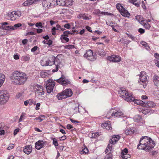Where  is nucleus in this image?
Wrapping results in <instances>:
<instances>
[{"label": "nucleus", "instance_id": "obj_1", "mask_svg": "<svg viewBox=\"0 0 159 159\" xmlns=\"http://www.w3.org/2000/svg\"><path fill=\"white\" fill-rule=\"evenodd\" d=\"M27 78V76L24 73L15 71L11 75V80L12 83L15 85H22L25 84Z\"/></svg>", "mask_w": 159, "mask_h": 159}, {"label": "nucleus", "instance_id": "obj_2", "mask_svg": "<svg viewBox=\"0 0 159 159\" xmlns=\"http://www.w3.org/2000/svg\"><path fill=\"white\" fill-rule=\"evenodd\" d=\"M155 146L154 142L149 137L145 136L142 137L140 140L137 148L146 151H149Z\"/></svg>", "mask_w": 159, "mask_h": 159}, {"label": "nucleus", "instance_id": "obj_3", "mask_svg": "<svg viewBox=\"0 0 159 159\" xmlns=\"http://www.w3.org/2000/svg\"><path fill=\"white\" fill-rule=\"evenodd\" d=\"M139 79L138 80L139 84L143 86V88H145L147 86L148 82V76L146 73L144 71H142L139 75Z\"/></svg>", "mask_w": 159, "mask_h": 159}, {"label": "nucleus", "instance_id": "obj_4", "mask_svg": "<svg viewBox=\"0 0 159 159\" xmlns=\"http://www.w3.org/2000/svg\"><path fill=\"white\" fill-rule=\"evenodd\" d=\"M48 66H51L54 64L56 66V70H53L52 71L55 72L57 71L58 68L60 67L61 63L60 60L57 58H56L52 56L48 59Z\"/></svg>", "mask_w": 159, "mask_h": 159}, {"label": "nucleus", "instance_id": "obj_5", "mask_svg": "<svg viewBox=\"0 0 159 159\" xmlns=\"http://www.w3.org/2000/svg\"><path fill=\"white\" fill-rule=\"evenodd\" d=\"M111 116H110V112L107 113L106 117L107 119H109L113 116L115 117H119L123 115V113L119 110H116L114 109H112L110 111Z\"/></svg>", "mask_w": 159, "mask_h": 159}, {"label": "nucleus", "instance_id": "obj_6", "mask_svg": "<svg viewBox=\"0 0 159 159\" xmlns=\"http://www.w3.org/2000/svg\"><path fill=\"white\" fill-rule=\"evenodd\" d=\"M84 57L90 61H94L97 58L95 54H93V51L91 50H88L84 55Z\"/></svg>", "mask_w": 159, "mask_h": 159}, {"label": "nucleus", "instance_id": "obj_7", "mask_svg": "<svg viewBox=\"0 0 159 159\" xmlns=\"http://www.w3.org/2000/svg\"><path fill=\"white\" fill-rule=\"evenodd\" d=\"M21 12L19 11H14L9 12L8 14V16L11 20H15L19 18L21 15Z\"/></svg>", "mask_w": 159, "mask_h": 159}, {"label": "nucleus", "instance_id": "obj_8", "mask_svg": "<svg viewBox=\"0 0 159 159\" xmlns=\"http://www.w3.org/2000/svg\"><path fill=\"white\" fill-rule=\"evenodd\" d=\"M46 88L47 93H50L53 91L54 87L55 85V82L52 80L49 79L48 80Z\"/></svg>", "mask_w": 159, "mask_h": 159}, {"label": "nucleus", "instance_id": "obj_9", "mask_svg": "<svg viewBox=\"0 0 159 159\" xmlns=\"http://www.w3.org/2000/svg\"><path fill=\"white\" fill-rule=\"evenodd\" d=\"M34 89L39 95H43L44 94L43 91V88L42 86L37 84H34L33 85Z\"/></svg>", "mask_w": 159, "mask_h": 159}, {"label": "nucleus", "instance_id": "obj_10", "mask_svg": "<svg viewBox=\"0 0 159 159\" xmlns=\"http://www.w3.org/2000/svg\"><path fill=\"white\" fill-rule=\"evenodd\" d=\"M107 59L110 62H118L120 61V57L116 55H112L107 57Z\"/></svg>", "mask_w": 159, "mask_h": 159}, {"label": "nucleus", "instance_id": "obj_11", "mask_svg": "<svg viewBox=\"0 0 159 159\" xmlns=\"http://www.w3.org/2000/svg\"><path fill=\"white\" fill-rule=\"evenodd\" d=\"M0 97L4 103L8 101L9 98V94L7 92L1 93H0Z\"/></svg>", "mask_w": 159, "mask_h": 159}, {"label": "nucleus", "instance_id": "obj_12", "mask_svg": "<svg viewBox=\"0 0 159 159\" xmlns=\"http://www.w3.org/2000/svg\"><path fill=\"white\" fill-rule=\"evenodd\" d=\"M58 82L64 85H66L70 84V82L64 77H61L57 80Z\"/></svg>", "mask_w": 159, "mask_h": 159}, {"label": "nucleus", "instance_id": "obj_13", "mask_svg": "<svg viewBox=\"0 0 159 159\" xmlns=\"http://www.w3.org/2000/svg\"><path fill=\"white\" fill-rule=\"evenodd\" d=\"M123 96L125 97L122 98L127 102H132L134 100V98L132 95L131 94L129 93L127 91V93H125Z\"/></svg>", "mask_w": 159, "mask_h": 159}, {"label": "nucleus", "instance_id": "obj_14", "mask_svg": "<svg viewBox=\"0 0 159 159\" xmlns=\"http://www.w3.org/2000/svg\"><path fill=\"white\" fill-rule=\"evenodd\" d=\"M46 143L42 140H39L36 142L35 144V147L38 150L40 149L41 148L44 146L45 143Z\"/></svg>", "mask_w": 159, "mask_h": 159}, {"label": "nucleus", "instance_id": "obj_15", "mask_svg": "<svg viewBox=\"0 0 159 159\" xmlns=\"http://www.w3.org/2000/svg\"><path fill=\"white\" fill-rule=\"evenodd\" d=\"M128 149L125 148L122 151L121 157L123 158L126 159L128 158H129L130 156L128 153Z\"/></svg>", "mask_w": 159, "mask_h": 159}, {"label": "nucleus", "instance_id": "obj_16", "mask_svg": "<svg viewBox=\"0 0 159 159\" xmlns=\"http://www.w3.org/2000/svg\"><path fill=\"white\" fill-rule=\"evenodd\" d=\"M102 127L106 129L109 130L111 129L112 128L110 125V121H107L104 123H102L101 125Z\"/></svg>", "mask_w": 159, "mask_h": 159}, {"label": "nucleus", "instance_id": "obj_17", "mask_svg": "<svg viewBox=\"0 0 159 159\" xmlns=\"http://www.w3.org/2000/svg\"><path fill=\"white\" fill-rule=\"evenodd\" d=\"M71 3L67 2V0H57V4L62 6L65 5H70Z\"/></svg>", "mask_w": 159, "mask_h": 159}, {"label": "nucleus", "instance_id": "obj_18", "mask_svg": "<svg viewBox=\"0 0 159 159\" xmlns=\"http://www.w3.org/2000/svg\"><path fill=\"white\" fill-rule=\"evenodd\" d=\"M120 136L118 135H114L110 140V143L111 144H114L120 139Z\"/></svg>", "mask_w": 159, "mask_h": 159}, {"label": "nucleus", "instance_id": "obj_19", "mask_svg": "<svg viewBox=\"0 0 159 159\" xmlns=\"http://www.w3.org/2000/svg\"><path fill=\"white\" fill-rule=\"evenodd\" d=\"M119 96L121 98L125 97L123 95L125 93H127V91L125 88H120L118 91Z\"/></svg>", "mask_w": 159, "mask_h": 159}, {"label": "nucleus", "instance_id": "obj_20", "mask_svg": "<svg viewBox=\"0 0 159 159\" xmlns=\"http://www.w3.org/2000/svg\"><path fill=\"white\" fill-rule=\"evenodd\" d=\"M134 120L135 122L139 123V125H141L142 123L143 124V123L141 117L139 115H136L134 117Z\"/></svg>", "mask_w": 159, "mask_h": 159}, {"label": "nucleus", "instance_id": "obj_21", "mask_svg": "<svg viewBox=\"0 0 159 159\" xmlns=\"http://www.w3.org/2000/svg\"><path fill=\"white\" fill-rule=\"evenodd\" d=\"M64 94L66 96V98L71 97L72 94V92L70 89H66L63 91Z\"/></svg>", "mask_w": 159, "mask_h": 159}, {"label": "nucleus", "instance_id": "obj_22", "mask_svg": "<svg viewBox=\"0 0 159 159\" xmlns=\"http://www.w3.org/2000/svg\"><path fill=\"white\" fill-rule=\"evenodd\" d=\"M32 151V147L31 145H29L25 147L23 149L24 152L27 154H30Z\"/></svg>", "mask_w": 159, "mask_h": 159}, {"label": "nucleus", "instance_id": "obj_23", "mask_svg": "<svg viewBox=\"0 0 159 159\" xmlns=\"http://www.w3.org/2000/svg\"><path fill=\"white\" fill-rule=\"evenodd\" d=\"M45 40L43 41V43L44 44H48L49 46L52 44V41L49 39V37L48 35L43 37Z\"/></svg>", "mask_w": 159, "mask_h": 159}, {"label": "nucleus", "instance_id": "obj_24", "mask_svg": "<svg viewBox=\"0 0 159 159\" xmlns=\"http://www.w3.org/2000/svg\"><path fill=\"white\" fill-rule=\"evenodd\" d=\"M120 12L121 15L124 17H129L130 16L129 13L124 8Z\"/></svg>", "mask_w": 159, "mask_h": 159}, {"label": "nucleus", "instance_id": "obj_25", "mask_svg": "<svg viewBox=\"0 0 159 159\" xmlns=\"http://www.w3.org/2000/svg\"><path fill=\"white\" fill-rule=\"evenodd\" d=\"M144 107H147L152 108L155 106V104L153 102L149 101L144 104Z\"/></svg>", "mask_w": 159, "mask_h": 159}, {"label": "nucleus", "instance_id": "obj_26", "mask_svg": "<svg viewBox=\"0 0 159 159\" xmlns=\"http://www.w3.org/2000/svg\"><path fill=\"white\" fill-rule=\"evenodd\" d=\"M6 30H10L9 28H7V26L6 27H3V26L2 27H0V35H4L6 34Z\"/></svg>", "mask_w": 159, "mask_h": 159}, {"label": "nucleus", "instance_id": "obj_27", "mask_svg": "<svg viewBox=\"0 0 159 159\" xmlns=\"http://www.w3.org/2000/svg\"><path fill=\"white\" fill-rule=\"evenodd\" d=\"M22 26L21 23H18L15 24L14 26H7V28H9L10 30H15Z\"/></svg>", "mask_w": 159, "mask_h": 159}, {"label": "nucleus", "instance_id": "obj_28", "mask_svg": "<svg viewBox=\"0 0 159 159\" xmlns=\"http://www.w3.org/2000/svg\"><path fill=\"white\" fill-rule=\"evenodd\" d=\"M153 80L155 85L157 86L159 84V77L158 76L155 75L153 78Z\"/></svg>", "mask_w": 159, "mask_h": 159}, {"label": "nucleus", "instance_id": "obj_29", "mask_svg": "<svg viewBox=\"0 0 159 159\" xmlns=\"http://www.w3.org/2000/svg\"><path fill=\"white\" fill-rule=\"evenodd\" d=\"M66 97L63 91L58 93L57 95V98L59 100L66 98Z\"/></svg>", "mask_w": 159, "mask_h": 159}, {"label": "nucleus", "instance_id": "obj_30", "mask_svg": "<svg viewBox=\"0 0 159 159\" xmlns=\"http://www.w3.org/2000/svg\"><path fill=\"white\" fill-rule=\"evenodd\" d=\"M129 2L136 7L139 6L140 4V0H129Z\"/></svg>", "mask_w": 159, "mask_h": 159}, {"label": "nucleus", "instance_id": "obj_31", "mask_svg": "<svg viewBox=\"0 0 159 159\" xmlns=\"http://www.w3.org/2000/svg\"><path fill=\"white\" fill-rule=\"evenodd\" d=\"M60 39L61 42L64 43L68 42L69 41V39L67 37L65 36L61 35Z\"/></svg>", "mask_w": 159, "mask_h": 159}, {"label": "nucleus", "instance_id": "obj_32", "mask_svg": "<svg viewBox=\"0 0 159 159\" xmlns=\"http://www.w3.org/2000/svg\"><path fill=\"white\" fill-rule=\"evenodd\" d=\"M133 101H134L135 103L137 104L138 105H141L143 107H144V104H145V102H144L143 101L140 100H134H134Z\"/></svg>", "mask_w": 159, "mask_h": 159}, {"label": "nucleus", "instance_id": "obj_33", "mask_svg": "<svg viewBox=\"0 0 159 159\" xmlns=\"http://www.w3.org/2000/svg\"><path fill=\"white\" fill-rule=\"evenodd\" d=\"M48 59L46 58H43L41 61V64L43 66H48Z\"/></svg>", "mask_w": 159, "mask_h": 159}, {"label": "nucleus", "instance_id": "obj_34", "mask_svg": "<svg viewBox=\"0 0 159 159\" xmlns=\"http://www.w3.org/2000/svg\"><path fill=\"white\" fill-rule=\"evenodd\" d=\"M5 75L2 74H0V87L3 84L5 80Z\"/></svg>", "mask_w": 159, "mask_h": 159}, {"label": "nucleus", "instance_id": "obj_35", "mask_svg": "<svg viewBox=\"0 0 159 159\" xmlns=\"http://www.w3.org/2000/svg\"><path fill=\"white\" fill-rule=\"evenodd\" d=\"M134 130L131 128L126 129L125 130V133L126 135L131 134L134 133Z\"/></svg>", "mask_w": 159, "mask_h": 159}, {"label": "nucleus", "instance_id": "obj_36", "mask_svg": "<svg viewBox=\"0 0 159 159\" xmlns=\"http://www.w3.org/2000/svg\"><path fill=\"white\" fill-rule=\"evenodd\" d=\"M78 18L79 19H82L85 20H88L89 18L88 17L86 16L84 14H79L77 16Z\"/></svg>", "mask_w": 159, "mask_h": 159}, {"label": "nucleus", "instance_id": "obj_37", "mask_svg": "<svg viewBox=\"0 0 159 159\" xmlns=\"http://www.w3.org/2000/svg\"><path fill=\"white\" fill-rule=\"evenodd\" d=\"M97 53L101 57L105 56L106 54V52L104 51L102 49H99Z\"/></svg>", "mask_w": 159, "mask_h": 159}, {"label": "nucleus", "instance_id": "obj_38", "mask_svg": "<svg viewBox=\"0 0 159 159\" xmlns=\"http://www.w3.org/2000/svg\"><path fill=\"white\" fill-rule=\"evenodd\" d=\"M51 8L57 4V0H49Z\"/></svg>", "mask_w": 159, "mask_h": 159}, {"label": "nucleus", "instance_id": "obj_39", "mask_svg": "<svg viewBox=\"0 0 159 159\" xmlns=\"http://www.w3.org/2000/svg\"><path fill=\"white\" fill-rule=\"evenodd\" d=\"M48 75V72L42 71L40 73V76L42 78L46 77Z\"/></svg>", "mask_w": 159, "mask_h": 159}, {"label": "nucleus", "instance_id": "obj_40", "mask_svg": "<svg viewBox=\"0 0 159 159\" xmlns=\"http://www.w3.org/2000/svg\"><path fill=\"white\" fill-rule=\"evenodd\" d=\"M135 19L137 20L139 22L143 25V20H141L142 17L140 16H135Z\"/></svg>", "mask_w": 159, "mask_h": 159}, {"label": "nucleus", "instance_id": "obj_41", "mask_svg": "<svg viewBox=\"0 0 159 159\" xmlns=\"http://www.w3.org/2000/svg\"><path fill=\"white\" fill-rule=\"evenodd\" d=\"M116 7L117 9L120 12L124 8L121 4L118 3L116 4Z\"/></svg>", "mask_w": 159, "mask_h": 159}, {"label": "nucleus", "instance_id": "obj_42", "mask_svg": "<svg viewBox=\"0 0 159 159\" xmlns=\"http://www.w3.org/2000/svg\"><path fill=\"white\" fill-rule=\"evenodd\" d=\"M101 134V132H97L96 133H93L92 134V137L93 138H95Z\"/></svg>", "mask_w": 159, "mask_h": 159}, {"label": "nucleus", "instance_id": "obj_43", "mask_svg": "<svg viewBox=\"0 0 159 159\" xmlns=\"http://www.w3.org/2000/svg\"><path fill=\"white\" fill-rule=\"evenodd\" d=\"M88 152V148H84L83 149H82V151L80 152V154H81L84 153L86 154Z\"/></svg>", "mask_w": 159, "mask_h": 159}, {"label": "nucleus", "instance_id": "obj_44", "mask_svg": "<svg viewBox=\"0 0 159 159\" xmlns=\"http://www.w3.org/2000/svg\"><path fill=\"white\" fill-rule=\"evenodd\" d=\"M53 144L55 146H58V143L56 139L54 138L52 139Z\"/></svg>", "mask_w": 159, "mask_h": 159}, {"label": "nucleus", "instance_id": "obj_45", "mask_svg": "<svg viewBox=\"0 0 159 159\" xmlns=\"http://www.w3.org/2000/svg\"><path fill=\"white\" fill-rule=\"evenodd\" d=\"M25 115V113L23 112L22 113L19 119V122H21L23 120Z\"/></svg>", "mask_w": 159, "mask_h": 159}, {"label": "nucleus", "instance_id": "obj_46", "mask_svg": "<svg viewBox=\"0 0 159 159\" xmlns=\"http://www.w3.org/2000/svg\"><path fill=\"white\" fill-rule=\"evenodd\" d=\"M112 154L110 152L109 154H107L105 157L104 159H112Z\"/></svg>", "mask_w": 159, "mask_h": 159}, {"label": "nucleus", "instance_id": "obj_47", "mask_svg": "<svg viewBox=\"0 0 159 159\" xmlns=\"http://www.w3.org/2000/svg\"><path fill=\"white\" fill-rule=\"evenodd\" d=\"M143 25L144 26L145 28H146L147 29H149L151 27V26L150 24H149L148 23H145L144 24H143Z\"/></svg>", "mask_w": 159, "mask_h": 159}, {"label": "nucleus", "instance_id": "obj_48", "mask_svg": "<svg viewBox=\"0 0 159 159\" xmlns=\"http://www.w3.org/2000/svg\"><path fill=\"white\" fill-rule=\"evenodd\" d=\"M74 48V46L71 45H66L64 46V48L66 49H72Z\"/></svg>", "mask_w": 159, "mask_h": 159}, {"label": "nucleus", "instance_id": "obj_49", "mask_svg": "<svg viewBox=\"0 0 159 159\" xmlns=\"http://www.w3.org/2000/svg\"><path fill=\"white\" fill-rule=\"evenodd\" d=\"M35 26L37 27H41V28H43V26H42V23L41 22H39L38 23H37L35 24Z\"/></svg>", "mask_w": 159, "mask_h": 159}, {"label": "nucleus", "instance_id": "obj_50", "mask_svg": "<svg viewBox=\"0 0 159 159\" xmlns=\"http://www.w3.org/2000/svg\"><path fill=\"white\" fill-rule=\"evenodd\" d=\"M126 34L127 35H128V37L129 38H131L132 40H134V37L132 34H129L127 33H126Z\"/></svg>", "mask_w": 159, "mask_h": 159}, {"label": "nucleus", "instance_id": "obj_51", "mask_svg": "<svg viewBox=\"0 0 159 159\" xmlns=\"http://www.w3.org/2000/svg\"><path fill=\"white\" fill-rule=\"evenodd\" d=\"M14 146V144H11L9 145V146L7 147V149L8 150H10L13 148Z\"/></svg>", "mask_w": 159, "mask_h": 159}, {"label": "nucleus", "instance_id": "obj_52", "mask_svg": "<svg viewBox=\"0 0 159 159\" xmlns=\"http://www.w3.org/2000/svg\"><path fill=\"white\" fill-rule=\"evenodd\" d=\"M40 106V103L39 102L38 103L36 104L35 107V109L36 110H38L39 109V107Z\"/></svg>", "mask_w": 159, "mask_h": 159}, {"label": "nucleus", "instance_id": "obj_53", "mask_svg": "<svg viewBox=\"0 0 159 159\" xmlns=\"http://www.w3.org/2000/svg\"><path fill=\"white\" fill-rule=\"evenodd\" d=\"M22 94H23L22 92L18 93L16 95V97L17 98H19L20 97L22 96Z\"/></svg>", "mask_w": 159, "mask_h": 159}, {"label": "nucleus", "instance_id": "obj_54", "mask_svg": "<svg viewBox=\"0 0 159 159\" xmlns=\"http://www.w3.org/2000/svg\"><path fill=\"white\" fill-rule=\"evenodd\" d=\"M28 101L29 105H32L33 103L34 100L32 99H30L29 100H28Z\"/></svg>", "mask_w": 159, "mask_h": 159}, {"label": "nucleus", "instance_id": "obj_55", "mask_svg": "<svg viewBox=\"0 0 159 159\" xmlns=\"http://www.w3.org/2000/svg\"><path fill=\"white\" fill-rule=\"evenodd\" d=\"M64 27L67 29H69L70 28V25L69 24H66L64 25Z\"/></svg>", "mask_w": 159, "mask_h": 159}, {"label": "nucleus", "instance_id": "obj_56", "mask_svg": "<svg viewBox=\"0 0 159 159\" xmlns=\"http://www.w3.org/2000/svg\"><path fill=\"white\" fill-rule=\"evenodd\" d=\"M19 128H17L14 131V135H16L17 133L19 132Z\"/></svg>", "mask_w": 159, "mask_h": 159}, {"label": "nucleus", "instance_id": "obj_57", "mask_svg": "<svg viewBox=\"0 0 159 159\" xmlns=\"http://www.w3.org/2000/svg\"><path fill=\"white\" fill-rule=\"evenodd\" d=\"M28 41V40L27 39H24V40H23L22 41V44L23 45H25L27 43Z\"/></svg>", "mask_w": 159, "mask_h": 159}, {"label": "nucleus", "instance_id": "obj_58", "mask_svg": "<svg viewBox=\"0 0 159 159\" xmlns=\"http://www.w3.org/2000/svg\"><path fill=\"white\" fill-rule=\"evenodd\" d=\"M148 96L146 95H143L141 96V99L143 100H144L145 99H148Z\"/></svg>", "mask_w": 159, "mask_h": 159}, {"label": "nucleus", "instance_id": "obj_59", "mask_svg": "<svg viewBox=\"0 0 159 159\" xmlns=\"http://www.w3.org/2000/svg\"><path fill=\"white\" fill-rule=\"evenodd\" d=\"M38 48V47L37 46H34L33 48L31 49V51L32 52H35L36 50H37Z\"/></svg>", "mask_w": 159, "mask_h": 159}, {"label": "nucleus", "instance_id": "obj_60", "mask_svg": "<svg viewBox=\"0 0 159 159\" xmlns=\"http://www.w3.org/2000/svg\"><path fill=\"white\" fill-rule=\"evenodd\" d=\"M66 127L68 129H70L73 128L72 126L69 124L67 125Z\"/></svg>", "mask_w": 159, "mask_h": 159}, {"label": "nucleus", "instance_id": "obj_61", "mask_svg": "<svg viewBox=\"0 0 159 159\" xmlns=\"http://www.w3.org/2000/svg\"><path fill=\"white\" fill-rule=\"evenodd\" d=\"M138 31L141 34H143L144 32V30L142 28H140L138 30Z\"/></svg>", "mask_w": 159, "mask_h": 159}, {"label": "nucleus", "instance_id": "obj_62", "mask_svg": "<svg viewBox=\"0 0 159 159\" xmlns=\"http://www.w3.org/2000/svg\"><path fill=\"white\" fill-rule=\"evenodd\" d=\"M155 57L156 59L159 60V54L157 53H156L154 54Z\"/></svg>", "mask_w": 159, "mask_h": 159}, {"label": "nucleus", "instance_id": "obj_63", "mask_svg": "<svg viewBox=\"0 0 159 159\" xmlns=\"http://www.w3.org/2000/svg\"><path fill=\"white\" fill-rule=\"evenodd\" d=\"M148 111V113L152 114L154 112V111L153 110L148 109L147 112Z\"/></svg>", "mask_w": 159, "mask_h": 159}, {"label": "nucleus", "instance_id": "obj_64", "mask_svg": "<svg viewBox=\"0 0 159 159\" xmlns=\"http://www.w3.org/2000/svg\"><path fill=\"white\" fill-rule=\"evenodd\" d=\"M141 44L143 46H144L145 47L146 46H147V43H146V42H143V41L142 42H141Z\"/></svg>", "mask_w": 159, "mask_h": 159}]
</instances>
